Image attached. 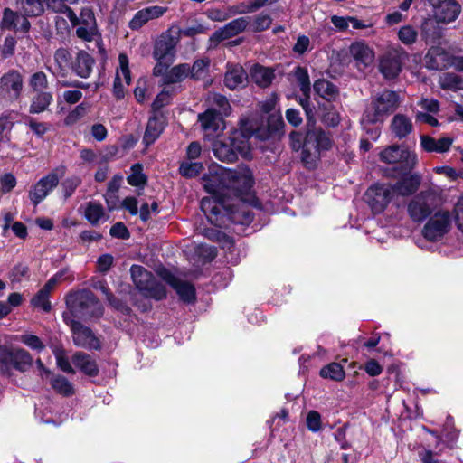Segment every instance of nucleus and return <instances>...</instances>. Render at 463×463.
Masks as SVG:
<instances>
[{"instance_id":"5fc2aeb1","label":"nucleus","mask_w":463,"mask_h":463,"mask_svg":"<svg viewBox=\"0 0 463 463\" xmlns=\"http://www.w3.org/2000/svg\"><path fill=\"white\" fill-rule=\"evenodd\" d=\"M122 182V175H116L108 184V190L105 194V200L109 210L114 209V205L110 204V200L114 197V194L118 191Z\"/></svg>"},{"instance_id":"ea45409f","label":"nucleus","mask_w":463,"mask_h":463,"mask_svg":"<svg viewBox=\"0 0 463 463\" xmlns=\"http://www.w3.org/2000/svg\"><path fill=\"white\" fill-rule=\"evenodd\" d=\"M77 0H46L47 8L58 13L63 14L70 21L76 20V14L73 10L65 5V2L75 3Z\"/></svg>"},{"instance_id":"de8ad7c7","label":"nucleus","mask_w":463,"mask_h":463,"mask_svg":"<svg viewBox=\"0 0 463 463\" xmlns=\"http://www.w3.org/2000/svg\"><path fill=\"white\" fill-rule=\"evenodd\" d=\"M203 169V164L200 162H192L187 159L180 164L179 173L186 178H194L197 176Z\"/></svg>"},{"instance_id":"603ef678","label":"nucleus","mask_w":463,"mask_h":463,"mask_svg":"<svg viewBox=\"0 0 463 463\" xmlns=\"http://www.w3.org/2000/svg\"><path fill=\"white\" fill-rule=\"evenodd\" d=\"M209 101L219 109L218 114L221 116H229L232 111V107L227 98L222 94L213 93L210 96Z\"/></svg>"},{"instance_id":"bb28decb","label":"nucleus","mask_w":463,"mask_h":463,"mask_svg":"<svg viewBox=\"0 0 463 463\" xmlns=\"http://www.w3.org/2000/svg\"><path fill=\"white\" fill-rule=\"evenodd\" d=\"M198 121L204 131L214 133L218 131L222 123V116L218 114L215 109H208L198 115Z\"/></svg>"},{"instance_id":"cd10ccee","label":"nucleus","mask_w":463,"mask_h":463,"mask_svg":"<svg viewBox=\"0 0 463 463\" xmlns=\"http://www.w3.org/2000/svg\"><path fill=\"white\" fill-rule=\"evenodd\" d=\"M452 144L449 137H441L438 140L435 138L422 135L420 136V146L426 152L444 153L447 152Z\"/></svg>"},{"instance_id":"423d86ee","label":"nucleus","mask_w":463,"mask_h":463,"mask_svg":"<svg viewBox=\"0 0 463 463\" xmlns=\"http://www.w3.org/2000/svg\"><path fill=\"white\" fill-rule=\"evenodd\" d=\"M379 158L388 165H398L402 173L411 172L417 165L418 157L415 152L404 146L392 145L384 147L379 153Z\"/></svg>"},{"instance_id":"0eeeda50","label":"nucleus","mask_w":463,"mask_h":463,"mask_svg":"<svg viewBox=\"0 0 463 463\" xmlns=\"http://www.w3.org/2000/svg\"><path fill=\"white\" fill-rule=\"evenodd\" d=\"M320 98L327 103H320V120L329 127L336 126L340 121L335 106L339 99L337 87L329 81L320 80Z\"/></svg>"},{"instance_id":"69168bd1","label":"nucleus","mask_w":463,"mask_h":463,"mask_svg":"<svg viewBox=\"0 0 463 463\" xmlns=\"http://www.w3.org/2000/svg\"><path fill=\"white\" fill-rule=\"evenodd\" d=\"M109 234L114 238L128 239L129 232L123 222H116L109 230Z\"/></svg>"},{"instance_id":"a18cd8bd","label":"nucleus","mask_w":463,"mask_h":463,"mask_svg":"<svg viewBox=\"0 0 463 463\" xmlns=\"http://www.w3.org/2000/svg\"><path fill=\"white\" fill-rule=\"evenodd\" d=\"M320 376L334 381H342L345 376V373L340 364L331 363L320 370Z\"/></svg>"},{"instance_id":"79ce46f5","label":"nucleus","mask_w":463,"mask_h":463,"mask_svg":"<svg viewBox=\"0 0 463 463\" xmlns=\"http://www.w3.org/2000/svg\"><path fill=\"white\" fill-rule=\"evenodd\" d=\"M130 171V175L127 177L128 184L143 188L147 182V177L143 173V165L138 163L134 164L131 166Z\"/></svg>"},{"instance_id":"680f3d73","label":"nucleus","mask_w":463,"mask_h":463,"mask_svg":"<svg viewBox=\"0 0 463 463\" xmlns=\"http://www.w3.org/2000/svg\"><path fill=\"white\" fill-rule=\"evenodd\" d=\"M16 45V39L14 36L8 35L5 38L4 43L1 48V54L4 58H8L14 53Z\"/></svg>"},{"instance_id":"8fccbe9b","label":"nucleus","mask_w":463,"mask_h":463,"mask_svg":"<svg viewBox=\"0 0 463 463\" xmlns=\"http://www.w3.org/2000/svg\"><path fill=\"white\" fill-rule=\"evenodd\" d=\"M71 58V53L66 48H59L55 51L53 59L59 74H65L66 68L70 63Z\"/></svg>"},{"instance_id":"6ab92c4d","label":"nucleus","mask_w":463,"mask_h":463,"mask_svg":"<svg viewBox=\"0 0 463 463\" xmlns=\"http://www.w3.org/2000/svg\"><path fill=\"white\" fill-rule=\"evenodd\" d=\"M63 274V271L57 272L36 293V295L31 299V305L33 307L41 308L46 313L51 311L52 306L49 301L51 292L53 290L58 281L62 278Z\"/></svg>"},{"instance_id":"c9c22d12","label":"nucleus","mask_w":463,"mask_h":463,"mask_svg":"<svg viewBox=\"0 0 463 463\" xmlns=\"http://www.w3.org/2000/svg\"><path fill=\"white\" fill-rule=\"evenodd\" d=\"M190 65L181 63L171 68L162 79L164 84H174L183 81L189 77Z\"/></svg>"},{"instance_id":"393cba45","label":"nucleus","mask_w":463,"mask_h":463,"mask_svg":"<svg viewBox=\"0 0 463 463\" xmlns=\"http://www.w3.org/2000/svg\"><path fill=\"white\" fill-rule=\"evenodd\" d=\"M421 181V176L418 174H412L409 176L403 177L396 184H392L394 195L407 196L415 193Z\"/></svg>"},{"instance_id":"f3484780","label":"nucleus","mask_w":463,"mask_h":463,"mask_svg":"<svg viewBox=\"0 0 463 463\" xmlns=\"http://www.w3.org/2000/svg\"><path fill=\"white\" fill-rule=\"evenodd\" d=\"M24 80L16 70H10L0 78V94L9 99H17L22 92Z\"/></svg>"},{"instance_id":"58836bf2","label":"nucleus","mask_w":463,"mask_h":463,"mask_svg":"<svg viewBox=\"0 0 463 463\" xmlns=\"http://www.w3.org/2000/svg\"><path fill=\"white\" fill-rule=\"evenodd\" d=\"M246 72L241 66L231 68L224 77L225 86L230 90H235L240 85L243 84L246 80Z\"/></svg>"},{"instance_id":"13d9d810","label":"nucleus","mask_w":463,"mask_h":463,"mask_svg":"<svg viewBox=\"0 0 463 463\" xmlns=\"http://www.w3.org/2000/svg\"><path fill=\"white\" fill-rule=\"evenodd\" d=\"M267 124L269 135L279 133L284 127L282 117L277 112L269 115Z\"/></svg>"},{"instance_id":"aec40b11","label":"nucleus","mask_w":463,"mask_h":463,"mask_svg":"<svg viewBox=\"0 0 463 463\" xmlns=\"http://www.w3.org/2000/svg\"><path fill=\"white\" fill-rule=\"evenodd\" d=\"M178 38L169 33L162 34L154 48V57L157 61H173Z\"/></svg>"},{"instance_id":"20e7f679","label":"nucleus","mask_w":463,"mask_h":463,"mask_svg":"<svg viewBox=\"0 0 463 463\" xmlns=\"http://www.w3.org/2000/svg\"><path fill=\"white\" fill-rule=\"evenodd\" d=\"M399 96L392 90H383L372 99L364 113V120L370 123H383L397 109Z\"/></svg>"},{"instance_id":"864d4df0","label":"nucleus","mask_w":463,"mask_h":463,"mask_svg":"<svg viewBox=\"0 0 463 463\" xmlns=\"http://www.w3.org/2000/svg\"><path fill=\"white\" fill-rule=\"evenodd\" d=\"M399 40L405 45H411L416 43L418 32L411 25H404L398 31Z\"/></svg>"},{"instance_id":"1a4fd4ad","label":"nucleus","mask_w":463,"mask_h":463,"mask_svg":"<svg viewBox=\"0 0 463 463\" xmlns=\"http://www.w3.org/2000/svg\"><path fill=\"white\" fill-rule=\"evenodd\" d=\"M33 365V357L23 348H0V368L8 371L11 367L19 372H26Z\"/></svg>"},{"instance_id":"c756f323","label":"nucleus","mask_w":463,"mask_h":463,"mask_svg":"<svg viewBox=\"0 0 463 463\" xmlns=\"http://www.w3.org/2000/svg\"><path fill=\"white\" fill-rule=\"evenodd\" d=\"M73 364L89 376H97L99 373L98 365L88 354L77 352L72 357Z\"/></svg>"},{"instance_id":"9d476101","label":"nucleus","mask_w":463,"mask_h":463,"mask_svg":"<svg viewBox=\"0 0 463 463\" xmlns=\"http://www.w3.org/2000/svg\"><path fill=\"white\" fill-rule=\"evenodd\" d=\"M394 197L393 188L390 184H373L364 194L366 203L375 213H382Z\"/></svg>"},{"instance_id":"f704fd0d","label":"nucleus","mask_w":463,"mask_h":463,"mask_svg":"<svg viewBox=\"0 0 463 463\" xmlns=\"http://www.w3.org/2000/svg\"><path fill=\"white\" fill-rule=\"evenodd\" d=\"M52 101L53 97L51 92H35L31 100L29 112L32 114H39L44 112Z\"/></svg>"},{"instance_id":"6e6552de","label":"nucleus","mask_w":463,"mask_h":463,"mask_svg":"<svg viewBox=\"0 0 463 463\" xmlns=\"http://www.w3.org/2000/svg\"><path fill=\"white\" fill-rule=\"evenodd\" d=\"M452 216L448 210H439L432 214L422 229L423 237L430 241L441 240L450 229Z\"/></svg>"},{"instance_id":"2f4dec72","label":"nucleus","mask_w":463,"mask_h":463,"mask_svg":"<svg viewBox=\"0 0 463 463\" xmlns=\"http://www.w3.org/2000/svg\"><path fill=\"white\" fill-rule=\"evenodd\" d=\"M164 128L165 121L162 118L156 116L150 118L143 137L146 146L152 145L159 137Z\"/></svg>"},{"instance_id":"39448f33","label":"nucleus","mask_w":463,"mask_h":463,"mask_svg":"<svg viewBox=\"0 0 463 463\" xmlns=\"http://www.w3.org/2000/svg\"><path fill=\"white\" fill-rule=\"evenodd\" d=\"M131 278L136 288L146 298L161 300L166 297V288L164 283L157 280L153 274L139 265H133L130 269Z\"/></svg>"},{"instance_id":"ddd939ff","label":"nucleus","mask_w":463,"mask_h":463,"mask_svg":"<svg viewBox=\"0 0 463 463\" xmlns=\"http://www.w3.org/2000/svg\"><path fill=\"white\" fill-rule=\"evenodd\" d=\"M72 26H77L76 35L85 42H91L99 35L93 11L89 7L81 9L80 16L75 21H70Z\"/></svg>"},{"instance_id":"4d7b16f0","label":"nucleus","mask_w":463,"mask_h":463,"mask_svg":"<svg viewBox=\"0 0 463 463\" xmlns=\"http://www.w3.org/2000/svg\"><path fill=\"white\" fill-rule=\"evenodd\" d=\"M81 178L79 176H71L66 178L61 183V188L63 192V196L65 199L71 197L75 190L80 185Z\"/></svg>"},{"instance_id":"7c9ffc66","label":"nucleus","mask_w":463,"mask_h":463,"mask_svg":"<svg viewBox=\"0 0 463 463\" xmlns=\"http://www.w3.org/2000/svg\"><path fill=\"white\" fill-rule=\"evenodd\" d=\"M213 152L219 160L223 162L232 163L237 159L232 143L227 138L215 141L213 145Z\"/></svg>"},{"instance_id":"3c124183","label":"nucleus","mask_w":463,"mask_h":463,"mask_svg":"<svg viewBox=\"0 0 463 463\" xmlns=\"http://www.w3.org/2000/svg\"><path fill=\"white\" fill-rule=\"evenodd\" d=\"M29 86L33 92L45 91L49 86L47 75L43 71L33 73L29 79Z\"/></svg>"},{"instance_id":"473e14b6","label":"nucleus","mask_w":463,"mask_h":463,"mask_svg":"<svg viewBox=\"0 0 463 463\" xmlns=\"http://www.w3.org/2000/svg\"><path fill=\"white\" fill-rule=\"evenodd\" d=\"M16 8L21 14L30 18L38 17L44 12L42 0H16Z\"/></svg>"},{"instance_id":"09e8293b","label":"nucleus","mask_w":463,"mask_h":463,"mask_svg":"<svg viewBox=\"0 0 463 463\" xmlns=\"http://www.w3.org/2000/svg\"><path fill=\"white\" fill-rule=\"evenodd\" d=\"M90 108V105L86 102H82L76 106L71 111L68 113V115L64 118L65 125L72 126L76 124L79 120H80L87 115V112Z\"/></svg>"},{"instance_id":"9b49d317","label":"nucleus","mask_w":463,"mask_h":463,"mask_svg":"<svg viewBox=\"0 0 463 463\" xmlns=\"http://www.w3.org/2000/svg\"><path fill=\"white\" fill-rule=\"evenodd\" d=\"M437 204V195L432 191H424L417 194L408 205V213L415 222H422L429 216Z\"/></svg>"},{"instance_id":"6e6d98bb","label":"nucleus","mask_w":463,"mask_h":463,"mask_svg":"<svg viewBox=\"0 0 463 463\" xmlns=\"http://www.w3.org/2000/svg\"><path fill=\"white\" fill-rule=\"evenodd\" d=\"M19 340L32 350L37 352H42L45 348L43 341L37 335L32 334L22 335L19 336Z\"/></svg>"},{"instance_id":"a19ab883","label":"nucleus","mask_w":463,"mask_h":463,"mask_svg":"<svg viewBox=\"0 0 463 463\" xmlns=\"http://www.w3.org/2000/svg\"><path fill=\"white\" fill-rule=\"evenodd\" d=\"M251 76L259 86L267 87L271 83L274 74L273 71L268 68L255 65L251 70Z\"/></svg>"},{"instance_id":"338daca9","label":"nucleus","mask_w":463,"mask_h":463,"mask_svg":"<svg viewBox=\"0 0 463 463\" xmlns=\"http://www.w3.org/2000/svg\"><path fill=\"white\" fill-rule=\"evenodd\" d=\"M106 299L109 304L116 310H118L124 314H128L130 312L129 307L122 300L117 298L112 293Z\"/></svg>"},{"instance_id":"052dcab7","label":"nucleus","mask_w":463,"mask_h":463,"mask_svg":"<svg viewBox=\"0 0 463 463\" xmlns=\"http://www.w3.org/2000/svg\"><path fill=\"white\" fill-rule=\"evenodd\" d=\"M272 19L269 15L260 14L254 19L252 30L254 32H262L268 29L271 24Z\"/></svg>"},{"instance_id":"f8f14e48","label":"nucleus","mask_w":463,"mask_h":463,"mask_svg":"<svg viewBox=\"0 0 463 463\" xmlns=\"http://www.w3.org/2000/svg\"><path fill=\"white\" fill-rule=\"evenodd\" d=\"M65 321L71 328L72 341L76 346L90 350L101 349L99 339L90 327L74 319Z\"/></svg>"},{"instance_id":"0e129e2a","label":"nucleus","mask_w":463,"mask_h":463,"mask_svg":"<svg viewBox=\"0 0 463 463\" xmlns=\"http://www.w3.org/2000/svg\"><path fill=\"white\" fill-rule=\"evenodd\" d=\"M28 267L26 265L19 263L13 268L10 273V279L13 282H20L23 278L28 276Z\"/></svg>"},{"instance_id":"5701e85b","label":"nucleus","mask_w":463,"mask_h":463,"mask_svg":"<svg viewBox=\"0 0 463 463\" xmlns=\"http://www.w3.org/2000/svg\"><path fill=\"white\" fill-rule=\"evenodd\" d=\"M165 279L184 302L193 303L195 301V288L191 283L181 280L171 274Z\"/></svg>"},{"instance_id":"37998d69","label":"nucleus","mask_w":463,"mask_h":463,"mask_svg":"<svg viewBox=\"0 0 463 463\" xmlns=\"http://www.w3.org/2000/svg\"><path fill=\"white\" fill-rule=\"evenodd\" d=\"M439 83L442 89L463 90V78L455 72L443 73L440 76Z\"/></svg>"},{"instance_id":"b1692460","label":"nucleus","mask_w":463,"mask_h":463,"mask_svg":"<svg viewBox=\"0 0 463 463\" xmlns=\"http://www.w3.org/2000/svg\"><path fill=\"white\" fill-rule=\"evenodd\" d=\"M93 64L94 59L87 52L80 51L71 61V68L77 76L87 79L92 71Z\"/></svg>"},{"instance_id":"c85d7f7f","label":"nucleus","mask_w":463,"mask_h":463,"mask_svg":"<svg viewBox=\"0 0 463 463\" xmlns=\"http://www.w3.org/2000/svg\"><path fill=\"white\" fill-rule=\"evenodd\" d=\"M350 53L356 61L357 66L364 67L371 64L373 61V52L364 43H354L350 46Z\"/></svg>"},{"instance_id":"e2e57ef3","label":"nucleus","mask_w":463,"mask_h":463,"mask_svg":"<svg viewBox=\"0 0 463 463\" xmlns=\"http://www.w3.org/2000/svg\"><path fill=\"white\" fill-rule=\"evenodd\" d=\"M149 21L146 10L143 8L137 12L134 17L129 22V27L132 30H137L142 27L146 23Z\"/></svg>"},{"instance_id":"412c9836","label":"nucleus","mask_w":463,"mask_h":463,"mask_svg":"<svg viewBox=\"0 0 463 463\" xmlns=\"http://www.w3.org/2000/svg\"><path fill=\"white\" fill-rule=\"evenodd\" d=\"M241 123L240 129L233 131L227 139L232 143V148L237 156L239 154L245 156L250 150L249 138L254 134V130L248 129L243 120Z\"/></svg>"},{"instance_id":"bf43d9fd","label":"nucleus","mask_w":463,"mask_h":463,"mask_svg":"<svg viewBox=\"0 0 463 463\" xmlns=\"http://www.w3.org/2000/svg\"><path fill=\"white\" fill-rule=\"evenodd\" d=\"M269 0H254L250 5H244L241 4L240 5H237L233 7V13L234 14H246V13H252L256 10L260 9V7L266 5L268 4Z\"/></svg>"},{"instance_id":"7ed1b4c3","label":"nucleus","mask_w":463,"mask_h":463,"mask_svg":"<svg viewBox=\"0 0 463 463\" xmlns=\"http://www.w3.org/2000/svg\"><path fill=\"white\" fill-rule=\"evenodd\" d=\"M66 305L71 313L79 318H99L103 315V307L90 289H80L67 294Z\"/></svg>"},{"instance_id":"4468645a","label":"nucleus","mask_w":463,"mask_h":463,"mask_svg":"<svg viewBox=\"0 0 463 463\" xmlns=\"http://www.w3.org/2000/svg\"><path fill=\"white\" fill-rule=\"evenodd\" d=\"M407 58L406 52L401 47L390 48L380 61V71L386 79H393L400 73L402 61Z\"/></svg>"},{"instance_id":"2eb2a0df","label":"nucleus","mask_w":463,"mask_h":463,"mask_svg":"<svg viewBox=\"0 0 463 463\" xmlns=\"http://www.w3.org/2000/svg\"><path fill=\"white\" fill-rule=\"evenodd\" d=\"M58 172H60L61 175H63L65 167L61 166L60 168L49 173L47 175L41 178L31 189L29 197L35 205L43 201L46 196L59 184L60 176Z\"/></svg>"},{"instance_id":"49530a36","label":"nucleus","mask_w":463,"mask_h":463,"mask_svg":"<svg viewBox=\"0 0 463 463\" xmlns=\"http://www.w3.org/2000/svg\"><path fill=\"white\" fill-rule=\"evenodd\" d=\"M421 33L427 43H435L441 36L440 31L436 28L435 21L431 19H426L422 23Z\"/></svg>"},{"instance_id":"a878e982","label":"nucleus","mask_w":463,"mask_h":463,"mask_svg":"<svg viewBox=\"0 0 463 463\" xmlns=\"http://www.w3.org/2000/svg\"><path fill=\"white\" fill-rule=\"evenodd\" d=\"M84 217L93 226L106 222L109 218L103 205L96 201H90L83 206Z\"/></svg>"},{"instance_id":"4be33fe9","label":"nucleus","mask_w":463,"mask_h":463,"mask_svg":"<svg viewBox=\"0 0 463 463\" xmlns=\"http://www.w3.org/2000/svg\"><path fill=\"white\" fill-rule=\"evenodd\" d=\"M118 63L119 69L118 70L114 80L113 93L117 99H122L124 98L122 80H124L127 85L131 83L130 71L128 67L129 61L127 54L120 53L118 55Z\"/></svg>"},{"instance_id":"4c0bfd02","label":"nucleus","mask_w":463,"mask_h":463,"mask_svg":"<svg viewBox=\"0 0 463 463\" xmlns=\"http://www.w3.org/2000/svg\"><path fill=\"white\" fill-rule=\"evenodd\" d=\"M249 17H240L228 23L219 33L222 39H228L243 32L249 24Z\"/></svg>"},{"instance_id":"72a5a7b5","label":"nucleus","mask_w":463,"mask_h":463,"mask_svg":"<svg viewBox=\"0 0 463 463\" xmlns=\"http://www.w3.org/2000/svg\"><path fill=\"white\" fill-rule=\"evenodd\" d=\"M391 129L396 137L404 138L412 131L411 120L402 114H397L392 120Z\"/></svg>"},{"instance_id":"c03bdc74","label":"nucleus","mask_w":463,"mask_h":463,"mask_svg":"<svg viewBox=\"0 0 463 463\" xmlns=\"http://www.w3.org/2000/svg\"><path fill=\"white\" fill-rule=\"evenodd\" d=\"M50 383L55 392L61 395L71 396L74 393L73 385L62 375L53 376Z\"/></svg>"},{"instance_id":"dca6fc26","label":"nucleus","mask_w":463,"mask_h":463,"mask_svg":"<svg viewBox=\"0 0 463 463\" xmlns=\"http://www.w3.org/2000/svg\"><path fill=\"white\" fill-rule=\"evenodd\" d=\"M28 16L21 14L18 10L5 8L0 23L2 29L13 30L15 33L27 35L31 29V23Z\"/></svg>"},{"instance_id":"a211bd4d","label":"nucleus","mask_w":463,"mask_h":463,"mask_svg":"<svg viewBox=\"0 0 463 463\" xmlns=\"http://www.w3.org/2000/svg\"><path fill=\"white\" fill-rule=\"evenodd\" d=\"M432 6L437 23H451L458 17L461 12V6L456 0H438Z\"/></svg>"},{"instance_id":"e433bc0d","label":"nucleus","mask_w":463,"mask_h":463,"mask_svg":"<svg viewBox=\"0 0 463 463\" xmlns=\"http://www.w3.org/2000/svg\"><path fill=\"white\" fill-rule=\"evenodd\" d=\"M211 60L208 57L197 59L190 66L189 78L194 80H205L209 76Z\"/></svg>"},{"instance_id":"f257e3e1","label":"nucleus","mask_w":463,"mask_h":463,"mask_svg":"<svg viewBox=\"0 0 463 463\" xmlns=\"http://www.w3.org/2000/svg\"><path fill=\"white\" fill-rule=\"evenodd\" d=\"M203 187L213 195V197H204L201 201V209L206 215L208 221L216 227H226V219L232 222L241 225H249L253 221V214L248 209L241 208L232 211L227 216L216 195L222 194V189H232L239 194L247 193L253 184L251 173L249 170L242 172L222 171L220 174L213 175H205L203 177Z\"/></svg>"},{"instance_id":"f03ea898","label":"nucleus","mask_w":463,"mask_h":463,"mask_svg":"<svg viewBox=\"0 0 463 463\" xmlns=\"http://www.w3.org/2000/svg\"><path fill=\"white\" fill-rule=\"evenodd\" d=\"M293 76L303 94L299 103L306 112L307 124V133L302 145V161L308 168L316 167V161L318 156V131L313 120L312 110L309 107L310 80L307 71L302 67L294 70Z\"/></svg>"},{"instance_id":"774afa93","label":"nucleus","mask_w":463,"mask_h":463,"mask_svg":"<svg viewBox=\"0 0 463 463\" xmlns=\"http://www.w3.org/2000/svg\"><path fill=\"white\" fill-rule=\"evenodd\" d=\"M454 213L457 227L463 232V197H460L457 202L454 208Z\"/></svg>"}]
</instances>
